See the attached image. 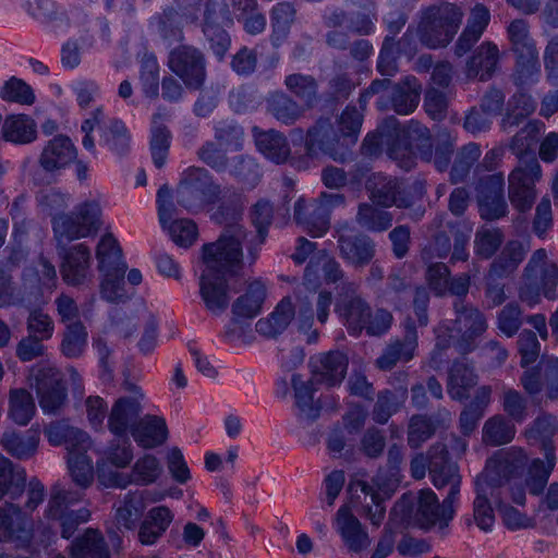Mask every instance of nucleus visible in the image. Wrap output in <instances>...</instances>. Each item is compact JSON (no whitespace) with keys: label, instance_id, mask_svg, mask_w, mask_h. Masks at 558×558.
<instances>
[{"label":"nucleus","instance_id":"f257e3e1","mask_svg":"<svg viewBox=\"0 0 558 558\" xmlns=\"http://www.w3.org/2000/svg\"><path fill=\"white\" fill-rule=\"evenodd\" d=\"M213 245H203L202 258L205 269L199 278V294L208 312L221 315L230 304L228 277L242 267V259L229 262L227 254L211 252Z\"/></svg>","mask_w":558,"mask_h":558},{"label":"nucleus","instance_id":"f03ea898","mask_svg":"<svg viewBox=\"0 0 558 558\" xmlns=\"http://www.w3.org/2000/svg\"><path fill=\"white\" fill-rule=\"evenodd\" d=\"M384 130L388 133L386 141H390V159L399 167L410 170L414 166V157L422 160L432 158V134L429 129L417 120H410L402 128L395 117L386 118Z\"/></svg>","mask_w":558,"mask_h":558},{"label":"nucleus","instance_id":"7ed1b4c3","mask_svg":"<svg viewBox=\"0 0 558 558\" xmlns=\"http://www.w3.org/2000/svg\"><path fill=\"white\" fill-rule=\"evenodd\" d=\"M527 457L523 449L511 447L498 452L488 461L485 470L476 477L493 488L507 485L513 502L524 506L526 497L522 478L517 477L519 471L526 464Z\"/></svg>","mask_w":558,"mask_h":558},{"label":"nucleus","instance_id":"20e7f679","mask_svg":"<svg viewBox=\"0 0 558 558\" xmlns=\"http://www.w3.org/2000/svg\"><path fill=\"white\" fill-rule=\"evenodd\" d=\"M462 10L449 2L430 5L422 11L417 27L420 41L429 49L447 47L462 23Z\"/></svg>","mask_w":558,"mask_h":558},{"label":"nucleus","instance_id":"39448f33","mask_svg":"<svg viewBox=\"0 0 558 558\" xmlns=\"http://www.w3.org/2000/svg\"><path fill=\"white\" fill-rule=\"evenodd\" d=\"M243 209V198L240 194H235L232 203L222 202L213 216L217 223L225 226V229L216 242L207 245H213L211 252L227 254L229 262L243 258L242 242L247 235L246 229L240 223Z\"/></svg>","mask_w":558,"mask_h":558},{"label":"nucleus","instance_id":"423d86ee","mask_svg":"<svg viewBox=\"0 0 558 558\" xmlns=\"http://www.w3.org/2000/svg\"><path fill=\"white\" fill-rule=\"evenodd\" d=\"M52 230L58 240L73 241L95 235L102 226V208L99 197L78 203L71 213L52 219Z\"/></svg>","mask_w":558,"mask_h":558},{"label":"nucleus","instance_id":"0eeeda50","mask_svg":"<svg viewBox=\"0 0 558 558\" xmlns=\"http://www.w3.org/2000/svg\"><path fill=\"white\" fill-rule=\"evenodd\" d=\"M221 194V187L209 171L202 167H189L182 174L175 195L180 206L190 213H198L215 204Z\"/></svg>","mask_w":558,"mask_h":558},{"label":"nucleus","instance_id":"6e6552de","mask_svg":"<svg viewBox=\"0 0 558 558\" xmlns=\"http://www.w3.org/2000/svg\"><path fill=\"white\" fill-rule=\"evenodd\" d=\"M28 383L35 390L39 407L45 414H59L68 402V389L63 375L53 364L39 362L31 367Z\"/></svg>","mask_w":558,"mask_h":558},{"label":"nucleus","instance_id":"1a4fd4ad","mask_svg":"<svg viewBox=\"0 0 558 558\" xmlns=\"http://www.w3.org/2000/svg\"><path fill=\"white\" fill-rule=\"evenodd\" d=\"M543 177L536 156L523 158L508 175V197L520 213L529 211L537 197L536 183Z\"/></svg>","mask_w":558,"mask_h":558},{"label":"nucleus","instance_id":"9d476101","mask_svg":"<svg viewBox=\"0 0 558 558\" xmlns=\"http://www.w3.org/2000/svg\"><path fill=\"white\" fill-rule=\"evenodd\" d=\"M454 318L451 330L458 335L454 348L460 354H469L477 348V339L488 328L486 315L473 304L458 299L453 302Z\"/></svg>","mask_w":558,"mask_h":558},{"label":"nucleus","instance_id":"9b49d317","mask_svg":"<svg viewBox=\"0 0 558 558\" xmlns=\"http://www.w3.org/2000/svg\"><path fill=\"white\" fill-rule=\"evenodd\" d=\"M168 68L189 89H201L207 77L205 53L192 45H179L168 56Z\"/></svg>","mask_w":558,"mask_h":558},{"label":"nucleus","instance_id":"f8f14e48","mask_svg":"<svg viewBox=\"0 0 558 558\" xmlns=\"http://www.w3.org/2000/svg\"><path fill=\"white\" fill-rule=\"evenodd\" d=\"M428 473L433 485L437 489L449 487L447 508L451 501H458L462 478L458 464L450 461L445 444L436 442L428 448Z\"/></svg>","mask_w":558,"mask_h":558},{"label":"nucleus","instance_id":"ddd939ff","mask_svg":"<svg viewBox=\"0 0 558 558\" xmlns=\"http://www.w3.org/2000/svg\"><path fill=\"white\" fill-rule=\"evenodd\" d=\"M305 149L311 157L323 154L339 162L347 161L351 155L348 144L335 131L329 119H319L307 130Z\"/></svg>","mask_w":558,"mask_h":558},{"label":"nucleus","instance_id":"4468645a","mask_svg":"<svg viewBox=\"0 0 558 558\" xmlns=\"http://www.w3.org/2000/svg\"><path fill=\"white\" fill-rule=\"evenodd\" d=\"M337 231V247L340 257L355 269L369 265L376 254V244L368 235L355 231L344 222Z\"/></svg>","mask_w":558,"mask_h":558},{"label":"nucleus","instance_id":"2eb2a0df","mask_svg":"<svg viewBox=\"0 0 558 558\" xmlns=\"http://www.w3.org/2000/svg\"><path fill=\"white\" fill-rule=\"evenodd\" d=\"M80 499L81 495L78 493L60 489L59 486L53 487V494L48 504L47 517L59 521L61 535L64 538H70L77 526L86 522L89 518V511L86 509L78 511L68 509V504L75 502Z\"/></svg>","mask_w":558,"mask_h":558},{"label":"nucleus","instance_id":"dca6fc26","mask_svg":"<svg viewBox=\"0 0 558 558\" xmlns=\"http://www.w3.org/2000/svg\"><path fill=\"white\" fill-rule=\"evenodd\" d=\"M312 383L327 388L339 386L345 378L349 359L339 350L313 355L308 363Z\"/></svg>","mask_w":558,"mask_h":558},{"label":"nucleus","instance_id":"f3484780","mask_svg":"<svg viewBox=\"0 0 558 558\" xmlns=\"http://www.w3.org/2000/svg\"><path fill=\"white\" fill-rule=\"evenodd\" d=\"M422 85L413 75H408L393 84L387 96H381L376 101L380 111L393 110L405 116L414 112L421 98Z\"/></svg>","mask_w":558,"mask_h":558},{"label":"nucleus","instance_id":"a211bd4d","mask_svg":"<svg viewBox=\"0 0 558 558\" xmlns=\"http://www.w3.org/2000/svg\"><path fill=\"white\" fill-rule=\"evenodd\" d=\"M457 501H451L447 508V497L439 504L437 495L432 489H422L416 496L414 520L420 527L425 530H429L436 525H438L439 529H445L453 519V505Z\"/></svg>","mask_w":558,"mask_h":558},{"label":"nucleus","instance_id":"6ab92c4d","mask_svg":"<svg viewBox=\"0 0 558 558\" xmlns=\"http://www.w3.org/2000/svg\"><path fill=\"white\" fill-rule=\"evenodd\" d=\"M101 460L97 462L98 478L106 486L125 487L131 481L121 473L112 472L108 481L105 480V474L101 473L100 466L110 463L118 469L126 468L133 460V450L130 440L124 437H118L111 440L108 446L99 451Z\"/></svg>","mask_w":558,"mask_h":558},{"label":"nucleus","instance_id":"aec40b11","mask_svg":"<svg viewBox=\"0 0 558 558\" xmlns=\"http://www.w3.org/2000/svg\"><path fill=\"white\" fill-rule=\"evenodd\" d=\"M417 345L418 336L415 323L412 318H408L404 322L403 337L387 344L376 360V366L381 371H390L398 363H408L414 357Z\"/></svg>","mask_w":558,"mask_h":558},{"label":"nucleus","instance_id":"412c9836","mask_svg":"<svg viewBox=\"0 0 558 558\" xmlns=\"http://www.w3.org/2000/svg\"><path fill=\"white\" fill-rule=\"evenodd\" d=\"M335 524L336 531L349 554L360 555L371 546L372 539L366 527L349 507L342 506L338 509Z\"/></svg>","mask_w":558,"mask_h":558},{"label":"nucleus","instance_id":"4be33fe9","mask_svg":"<svg viewBox=\"0 0 558 558\" xmlns=\"http://www.w3.org/2000/svg\"><path fill=\"white\" fill-rule=\"evenodd\" d=\"M92 254L84 243L71 246L63 255L60 272L63 281L72 287H81L93 281L90 269Z\"/></svg>","mask_w":558,"mask_h":558},{"label":"nucleus","instance_id":"5701e85b","mask_svg":"<svg viewBox=\"0 0 558 558\" xmlns=\"http://www.w3.org/2000/svg\"><path fill=\"white\" fill-rule=\"evenodd\" d=\"M500 52L497 45L486 40L466 59L464 74L468 80L489 81L498 69Z\"/></svg>","mask_w":558,"mask_h":558},{"label":"nucleus","instance_id":"b1692460","mask_svg":"<svg viewBox=\"0 0 558 558\" xmlns=\"http://www.w3.org/2000/svg\"><path fill=\"white\" fill-rule=\"evenodd\" d=\"M45 435L51 445L65 446L68 454L77 450L87 451L92 445L88 434L66 420L51 422L45 428Z\"/></svg>","mask_w":558,"mask_h":558},{"label":"nucleus","instance_id":"393cba45","mask_svg":"<svg viewBox=\"0 0 558 558\" xmlns=\"http://www.w3.org/2000/svg\"><path fill=\"white\" fill-rule=\"evenodd\" d=\"M141 402L136 398L121 397L116 400L108 414V429L116 437L132 434V428L140 421Z\"/></svg>","mask_w":558,"mask_h":558},{"label":"nucleus","instance_id":"a878e982","mask_svg":"<svg viewBox=\"0 0 558 558\" xmlns=\"http://www.w3.org/2000/svg\"><path fill=\"white\" fill-rule=\"evenodd\" d=\"M545 460L534 459L527 466L522 484L524 490L533 496L544 494L549 477L556 465L555 445L546 442L544 445Z\"/></svg>","mask_w":558,"mask_h":558},{"label":"nucleus","instance_id":"bb28decb","mask_svg":"<svg viewBox=\"0 0 558 558\" xmlns=\"http://www.w3.org/2000/svg\"><path fill=\"white\" fill-rule=\"evenodd\" d=\"M77 156V150L65 135H57L45 145L38 163L47 172H56L71 165Z\"/></svg>","mask_w":558,"mask_h":558},{"label":"nucleus","instance_id":"cd10ccee","mask_svg":"<svg viewBox=\"0 0 558 558\" xmlns=\"http://www.w3.org/2000/svg\"><path fill=\"white\" fill-rule=\"evenodd\" d=\"M32 521L13 504L0 507V535L27 545L32 539Z\"/></svg>","mask_w":558,"mask_h":558},{"label":"nucleus","instance_id":"c85d7f7f","mask_svg":"<svg viewBox=\"0 0 558 558\" xmlns=\"http://www.w3.org/2000/svg\"><path fill=\"white\" fill-rule=\"evenodd\" d=\"M178 10L168 8L160 17V29L165 37L182 36L181 22L196 23L203 10V0H175Z\"/></svg>","mask_w":558,"mask_h":558},{"label":"nucleus","instance_id":"c756f323","mask_svg":"<svg viewBox=\"0 0 558 558\" xmlns=\"http://www.w3.org/2000/svg\"><path fill=\"white\" fill-rule=\"evenodd\" d=\"M266 112L279 123L290 126L295 124L305 114V107L292 96L275 90L269 93L265 99Z\"/></svg>","mask_w":558,"mask_h":558},{"label":"nucleus","instance_id":"7c9ffc66","mask_svg":"<svg viewBox=\"0 0 558 558\" xmlns=\"http://www.w3.org/2000/svg\"><path fill=\"white\" fill-rule=\"evenodd\" d=\"M40 436L37 430L16 432L7 429L0 438V446L12 458L28 460L33 458L39 446Z\"/></svg>","mask_w":558,"mask_h":558},{"label":"nucleus","instance_id":"2f4dec72","mask_svg":"<svg viewBox=\"0 0 558 558\" xmlns=\"http://www.w3.org/2000/svg\"><path fill=\"white\" fill-rule=\"evenodd\" d=\"M514 54V82L525 85L534 82L541 72L538 50L535 40L510 49Z\"/></svg>","mask_w":558,"mask_h":558},{"label":"nucleus","instance_id":"473e14b6","mask_svg":"<svg viewBox=\"0 0 558 558\" xmlns=\"http://www.w3.org/2000/svg\"><path fill=\"white\" fill-rule=\"evenodd\" d=\"M173 520V513L166 506L151 508L142 521L137 532L142 545H154L165 534Z\"/></svg>","mask_w":558,"mask_h":558},{"label":"nucleus","instance_id":"72a5a7b5","mask_svg":"<svg viewBox=\"0 0 558 558\" xmlns=\"http://www.w3.org/2000/svg\"><path fill=\"white\" fill-rule=\"evenodd\" d=\"M131 435L138 446L145 449H153L166 442L168 427L165 418L161 416L145 415L132 428Z\"/></svg>","mask_w":558,"mask_h":558},{"label":"nucleus","instance_id":"f704fd0d","mask_svg":"<svg viewBox=\"0 0 558 558\" xmlns=\"http://www.w3.org/2000/svg\"><path fill=\"white\" fill-rule=\"evenodd\" d=\"M252 131L257 149L267 159L276 163L287 161L290 156V146L283 133L276 130L263 131L257 126Z\"/></svg>","mask_w":558,"mask_h":558},{"label":"nucleus","instance_id":"c9c22d12","mask_svg":"<svg viewBox=\"0 0 558 558\" xmlns=\"http://www.w3.org/2000/svg\"><path fill=\"white\" fill-rule=\"evenodd\" d=\"M371 306L360 295L345 298L337 303L336 312L343 319L348 331L357 336L364 330L366 319L369 318Z\"/></svg>","mask_w":558,"mask_h":558},{"label":"nucleus","instance_id":"e433bc0d","mask_svg":"<svg viewBox=\"0 0 558 558\" xmlns=\"http://www.w3.org/2000/svg\"><path fill=\"white\" fill-rule=\"evenodd\" d=\"M477 384V375L473 366L462 361L452 363L448 371L447 392L452 400L463 401L470 397V391Z\"/></svg>","mask_w":558,"mask_h":558},{"label":"nucleus","instance_id":"4c0bfd02","mask_svg":"<svg viewBox=\"0 0 558 558\" xmlns=\"http://www.w3.org/2000/svg\"><path fill=\"white\" fill-rule=\"evenodd\" d=\"M96 259L101 274L125 275L126 265L122 259V250L112 233L101 236L96 247Z\"/></svg>","mask_w":558,"mask_h":558},{"label":"nucleus","instance_id":"58836bf2","mask_svg":"<svg viewBox=\"0 0 558 558\" xmlns=\"http://www.w3.org/2000/svg\"><path fill=\"white\" fill-rule=\"evenodd\" d=\"M530 260H535L536 286L543 295L548 300L558 296V266L547 260V253L544 248L536 250Z\"/></svg>","mask_w":558,"mask_h":558},{"label":"nucleus","instance_id":"ea45409f","mask_svg":"<svg viewBox=\"0 0 558 558\" xmlns=\"http://www.w3.org/2000/svg\"><path fill=\"white\" fill-rule=\"evenodd\" d=\"M295 310L290 298H283L274 312L256 323V331L267 338H276L290 325Z\"/></svg>","mask_w":558,"mask_h":558},{"label":"nucleus","instance_id":"a19ab883","mask_svg":"<svg viewBox=\"0 0 558 558\" xmlns=\"http://www.w3.org/2000/svg\"><path fill=\"white\" fill-rule=\"evenodd\" d=\"M72 558H110L109 546L104 535L94 529H87L76 537L70 547Z\"/></svg>","mask_w":558,"mask_h":558},{"label":"nucleus","instance_id":"79ce46f5","mask_svg":"<svg viewBox=\"0 0 558 558\" xmlns=\"http://www.w3.org/2000/svg\"><path fill=\"white\" fill-rule=\"evenodd\" d=\"M400 180L384 173H373L366 181L369 199L384 208L393 206L399 193Z\"/></svg>","mask_w":558,"mask_h":558},{"label":"nucleus","instance_id":"37998d69","mask_svg":"<svg viewBox=\"0 0 558 558\" xmlns=\"http://www.w3.org/2000/svg\"><path fill=\"white\" fill-rule=\"evenodd\" d=\"M2 137L14 144H29L37 137V125L27 114L8 116L2 124Z\"/></svg>","mask_w":558,"mask_h":558},{"label":"nucleus","instance_id":"c03bdc74","mask_svg":"<svg viewBox=\"0 0 558 558\" xmlns=\"http://www.w3.org/2000/svg\"><path fill=\"white\" fill-rule=\"evenodd\" d=\"M407 398L408 390L405 388L380 390L372 409L373 421L380 425L386 424L393 414L401 410Z\"/></svg>","mask_w":558,"mask_h":558},{"label":"nucleus","instance_id":"a18cd8bd","mask_svg":"<svg viewBox=\"0 0 558 558\" xmlns=\"http://www.w3.org/2000/svg\"><path fill=\"white\" fill-rule=\"evenodd\" d=\"M525 255L526 248L521 241H508L493 260L488 270L493 271L494 275L507 278L515 272Z\"/></svg>","mask_w":558,"mask_h":558},{"label":"nucleus","instance_id":"49530a36","mask_svg":"<svg viewBox=\"0 0 558 558\" xmlns=\"http://www.w3.org/2000/svg\"><path fill=\"white\" fill-rule=\"evenodd\" d=\"M26 485V471L0 453V500L7 495L22 494Z\"/></svg>","mask_w":558,"mask_h":558},{"label":"nucleus","instance_id":"de8ad7c7","mask_svg":"<svg viewBox=\"0 0 558 558\" xmlns=\"http://www.w3.org/2000/svg\"><path fill=\"white\" fill-rule=\"evenodd\" d=\"M36 413L33 396L24 388L9 391L8 417L20 426H26Z\"/></svg>","mask_w":558,"mask_h":558},{"label":"nucleus","instance_id":"09e8293b","mask_svg":"<svg viewBox=\"0 0 558 558\" xmlns=\"http://www.w3.org/2000/svg\"><path fill=\"white\" fill-rule=\"evenodd\" d=\"M266 298V287L263 281H252L245 293L238 298L232 305V313L238 317L252 318L262 310Z\"/></svg>","mask_w":558,"mask_h":558},{"label":"nucleus","instance_id":"8fccbe9b","mask_svg":"<svg viewBox=\"0 0 558 558\" xmlns=\"http://www.w3.org/2000/svg\"><path fill=\"white\" fill-rule=\"evenodd\" d=\"M476 497L473 501V519L476 525L484 532L492 531L495 523V514L489 496H494L495 488L476 478Z\"/></svg>","mask_w":558,"mask_h":558},{"label":"nucleus","instance_id":"3c124183","mask_svg":"<svg viewBox=\"0 0 558 558\" xmlns=\"http://www.w3.org/2000/svg\"><path fill=\"white\" fill-rule=\"evenodd\" d=\"M286 88L300 99L305 109L313 108L318 101V83L312 75L292 73L284 77Z\"/></svg>","mask_w":558,"mask_h":558},{"label":"nucleus","instance_id":"603ef678","mask_svg":"<svg viewBox=\"0 0 558 558\" xmlns=\"http://www.w3.org/2000/svg\"><path fill=\"white\" fill-rule=\"evenodd\" d=\"M100 143L121 156L130 150L131 135L121 120L112 118L101 125Z\"/></svg>","mask_w":558,"mask_h":558},{"label":"nucleus","instance_id":"864d4df0","mask_svg":"<svg viewBox=\"0 0 558 558\" xmlns=\"http://www.w3.org/2000/svg\"><path fill=\"white\" fill-rule=\"evenodd\" d=\"M291 385L294 391L295 404L300 411V415L305 418L313 421L319 415V407L314 402V388L316 385L312 383V377L308 380H303L299 374H293L291 378Z\"/></svg>","mask_w":558,"mask_h":558},{"label":"nucleus","instance_id":"5fc2aeb1","mask_svg":"<svg viewBox=\"0 0 558 558\" xmlns=\"http://www.w3.org/2000/svg\"><path fill=\"white\" fill-rule=\"evenodd\" d=\"M356 223L371 232H384L392 226L393 216L371 203H361L355 216Z\"/></svg>","mask_w":558,"mask_h":558},{"label":"nucleus","instance_id":"6e6d98bb","mask_svg":"<svg viewBox=\"0 0 558 558\" xmlns=\"http://www.w3.org/2000/svg\"><path fill=\"white\" fill-rule=\"evenodd\" d=\"M514 435V424L504 415L496 414L484 423L482 440L486 445L496 447L510 442Z\"/></svg>","mask_w":558,"mask_h":558},{"label":"nucleus","instance_id":"4d7b16f0","mask_svg":"<svg viewBox=\"0 0 558 558\" xmlns=\"http://www.w3.org/2000/svg\"><path fill=\"white\" fill-rule=\"evenodd\" d=\"M536 109V102L531 95L525 93L514 94L509 100V108L500 122V129L504 132H510L518 126L526 117Z\"/></svg>","mask_w":558,"mask_h":558},{"label":"nucleus","instance_id":"13d9d810","mask_svg":"<svg viewBox=\"0 0 558 558\" xmlns=\"http://www.w3.org/2000/svg\"><path fill=\"white\" fill-rule=\"evenodd\" d=\"M88 332L81 320L66 324L62 333L60 350L68 359L80 357L86 348Z\"/></svg>","mask_w":558,"mask_h":558},{"label":"nucleus","instance_id":"bf43d9fd","mask_svg":"<svg viewBox=\"0 0 558 558\" xmlns=\"http://www.w3.org/2000/svg\"><path fill=\"white\" fill-rule=\"evenodd\" d=\"M296 19V9L293 3L281 1L276 3L270 11V24L272 40L280 41L288 37L292 24Z\"/></svg>","mask_w":558,"mask_h":558},{"label":"nucleus","instance_id":"052dcab7","mask_svg":"<svg viewBox=\"0 0 558 558\" xmlns=\"http://www.w3.org/2000/svg\"><path fill=\"white\" fill-rule=\"evenodd\" d=\"M399 486L398 472L379 470L371 483L362 484V492L371 497V501L378 498L389 499Z\"/></svg>","mask_w":558,"mask_h":558},{"label":"nucleus","instance_id":"680f3d73","mask_svg":"<svg viewBox=\"0 0 558 558\" xmlns=\"http://www.w3.org/2000/svg\"><path fill=\"white\" fill-rule=\"evenodd\" d=\"M143 496L138 492H130L125 495L122 505L117 509L116 520L119 527L133 531L144 511Z\"/></svg>","mask_w":558,"mask_h":558},{"label":"nucleus","instance_id":"e2e57ef3","mask_svg":"<svg viewBox=\"0 0 558 558\" xmlns=\"http://www.w3.org/2000/svg\"><path fill=\"white\" fill-rule=\"evenodd\" d=\"M539 131V123L530 121L511 138L509 149L517 156L518 161L535 156L533 147L537 143Z\"/></svg>","mask_w":558,"mask_h":558},{"label":"nucleus","instance_id":"0e129e2a","mask_svg":"<svg viewBox=\"0 0 558 558\" xmlns=\"http://www.w3.org/2000/svg\"><path fill=\"white\" fill-rule=\"evenodd\" d=\"M160 118V113L154 116L150 138L151 157L157 168L166 163L171 142V133L165 124L159 122Z\"/></svg>","mask_w":558,"mask_h":558},{"label":"nucleus","instance_id":"69168bd1","mask_svg":"<svg viewBox=\"0 0 558 558\" xmlns=\"http://www.w3.org/2000/svg\"><path fill=\"white\" fill-rule=\"evenodd\" d=\"M87 451H74L68 454V466L73 482L81 488H87L94 481V465Z\"/></svg>","mask_w":558,"mask_h":558},{"label":"nucleus","instance_id":"338daca9","mask_svg":"<svg viewBox=\"0 0 558 558\" xmlns=\"http://www.w3.org/2000/svg\"><path fill=\"white\" fill-rule=\"evenodd\" d=\"M215 141L226 149L240 150L244 140V129L234 120L226 119L214 125Z\"/></svg>","mask_w":558,"mask_h":558},{"label":"nucleus","instance_id":"774afa93","mask_svg":"<svg viewBox=\"0 0 558 558\" xmlns=\"http://www.w3.org/2000/svg\"><path fill=\"white\" fill-rule=\"evenodd\" d=\"M363 120V112L352 105L347 106L338 117V132L348 145L356 143Z\"/></svg>","mask_w":558,"mask_h":558}]
</instances>
